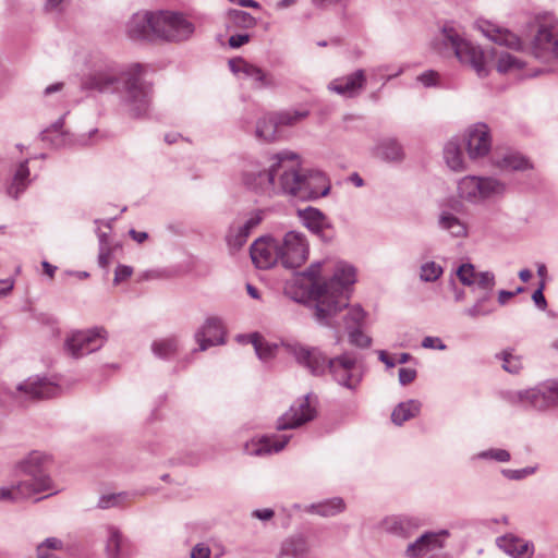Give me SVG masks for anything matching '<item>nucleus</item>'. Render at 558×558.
Returning a JSON list of instances; mask_svg holds the SVG:
<instances>
[{"label":"nucleus","mask_w":558,"mask_h":558,"mask_svg":"<svg viewBox=\"0 0 558 558\" xmlns=\"http://www.w3.org/2000/svg\"><path fill=\"white\" fill-rule=\"evenodd\" d=\"M61 393V387L46 378L29 377L19 384L14 390L0 384V407L23 405L27 401L54 398Z\"/></svg>","instance_id":"39448f33"},{"label":"nucleus","mask_w":558,"mask_h":558,"mask_svg":"<svg viewBox=\"0 0 558 558\" xmlns=\"http://www.w3.org/2000/svg\"><path fill=\"white\" fill-rule=\"evenodd\" d=\"M123 538L120 531L114 526L108 527L107 553L111 558H118L122 548Z\"/></svg>","instance_id":"37998d69"},{"label":"nucleus","mask_w":558,"mask_h":558,"mask_svg":"<svg viewBox=\"0 0 558 558\" xmlns=\"http://www.w3.org/2000/svg\"><path fill=\"white\" fill-rule=\"evenodd\" d=\"M107 339L102 327L73 332L65 341V348L73 357H81L99 350Z\"/></svg>","instance_id":"ddd939ff"},{"label":"nucleus","mask_w":558,"mask_h":558,"mask_svg":"<svg viewBox=\"0 0 558 558\" xmlns=\"http://www.w3.org/2000/svg\"><path fill=\"white\" fill-rule=\"evenodd\" d=\"M448 531L425 532L414 542L410 543L404 551L408 558H422L423 556L444 547V537L448 536Z\"/></svg>","instance_id":"dca6fc26"},{"label":"nucleus","mask_w":558,"mask_h":558,"mask_svg":"<svg viewBox=\"0 0 558 558\" xmlns=\"http://www.w3.org/2000/svg\"><path fill=\"white\" fill-rule=\"evenodd\" d=\"M124 494L104 495L98 500V507L100 509H108L118 506L121 502V500L124 499Z\"/></svg>","instance_id":"6e6d98bb"},{"label":"nucleus","mask_w":558,"mask_h":558,"mask_svg":"<svg viewBox=\"0 0 558 558\" xmlns=\"http://www.w3.org/2000/svg\"><path fill=\"white\" fill-rule=\"evenodd\" d=\"M156 12H137L126 23V34L131 39L156 38Z\"/></svg>","instance_id":"a211bd4d"},{"label":"nucleus","mask_w":558,"mask_h":558,"mask_svg":"<svg viewBox=\"0 0 558 558\" xmlns=\"http://www.w3.org/2000/svg\"><path fill=\"white\" fill-rule=\"evenodd\" d=\"M349 341L357 348H368L372 344V338L365 335L360 327L348 330Z\"/></svg>","instance_id":"603ef678"},{"label":"nucleus","mask_w":558,"mask_h":558,"mask_svg":"<svg viewBox=\"0 0 558 558\" xmlns=\"http://www.w3.org/2000/svg\"><path fill=\"white\" fill-rule=\"evenodd\" d=\"M246 342L252 343L257 357L267 363L270 361L277 351V344L268 342L262 335L254 332L246 336Z\"/></svg>","instance_id":"7c9ffc66"},{"label":"nucleus","mask_w":558,"mask_h":558,"mask_svg":"<svg viewBox=\"0 0 558 558\" xmlns=\"http://www.w3.org/2000/svg\"><path fill=\"white\" fill-rule=\"evenodd\" d=\"M246 342L252 343L257 357L267 363L270 361L277 351V344L268 342L262 335L254 332L246 336Z\"/></svg>","instance_id":"c756f323"},{"label":"nucleus","mask_w":558,"mask_h":558,"mask_svg":"<svg viewBox=\"0 0 558 558\" xmlns=\"http://www.w3.org/2000/svg\"><path fill=\"white\" fill-rule=\"evenodd\" d=\"M422 347L425 349H438V350H445L446 344L441 341V339L437 337H430L427 336L422 341Z\"/></svg>","instance_id":"e2e57ef3"},{"label":"nucleus","mask_w":558,"mask_h":558,"mask_svg":"<svg viewBox=\"0 0 558 558\" xmlns=\"http://www.w3.org/2000/svg\"><path fill=\"white\" fill-rule=\"evenodd\" d=\"M512 403H521L536 411L558 408V379H547L536 386L519 390L511 396Z\"/></svg>","instance_id":"6e6552de"},{"label":"nucleus","mask_w":558,"mask_h":558,"mask_svg":"<svg viewBox=\"0 0 558 558\" xmlns=\"http://www.w3.org/2000/svg\"><path fill=\"white\" fill-rule=\"evenodd\" d=\"M133 274V269L130 266L119 265L114 271V283L119 284L120 282L130 278Z\"/></svg>","instance_id":"052dcab7"},{"label":"nucleus","mask_w":558,"mask_h":558,"mask_svg":"<svg viewBox=\"0 0 558 558\" xmlns=\"http://www.w3.org/2000/svg\"><path fill=\"white\" fill-rule=\"evenodd\" d=\"M244 23V12L240 10H230L228 12L227 28L232 31L236 27H241Z\"/></svg>","instance_id":"4d7b16f0"},{"label":"nucleus","mask_w":558,"mask_h":558,"mask_svg":"<svg viewBox=\"0 0 558 558\" xmlns=\"http://www.w3.org/2000/svg\"><path fill=\"white\" fill-rule=\"evenodd\" d=\"M477 26L485 37L499 46L514 50H519L522 46L521 39L508 28L500 27L489 21H480Z\"/></svg>","instance_id":"aec40b11"},{"label":"nucleus","mask_w":558,"mask_h":558,"mask_svg":"<svg viewBox=\"0 0 558 558\" xmlns=\"http://www.w3.org/2000/svg\"><path fill=\"white\" fill-rule=\"evenodd\" d=\"M374 154L386 162H401L405 157L402 145L392 137L378 141L374 148Z\"/></svg>","instance_id":"5701e85b"},{"label":"nucleus","mask_w":558,"mask_h":558,"mask_svg":"<svg viewBox=\"0 0 558 558\" xmlns=\"http://www.w3.org/2000/svg\"><path fill=\"white\" fill-rule=\"evenodd\" d=\"M209 548L202 544H197L191 551V558H209Z\"/></svg>","instance_id":"774afa93"},{"label":"nucleus","mask_w":558,"mask_h":558,"mask_svg":"<svg viewBox=\"0 0 558 558\" xmlns=\"http://www.w3.org/2000/svg\"><path fill=\"white\" fill-rule=\"evenodd\" d=\"M466 149L471 159L486 156L492 147L489 129L485 123H477L471 126L465 136Z\"/></svg>","instance_id":"f3484780"},{"label":"nucleus","mask_w":558,"mask_h":558,"mask_svg":"<svg viewBox=\"0 0 558 558\" xmlns=\"http://www.w3.org/2000/svg\"><path fill=\"white\" fill-rule=\"evenodd\" d=\"M365 318V312L361 306H352L347 315L344 316V326L345 329H352L361 327L363 320Z\"/></svg>","instance_id":"de8ad7c7"},{"label":"nucleus","mask_w":558,"mask_h":558,"mask_svg":"<svg viewBox=\"0 0 558 558\" xmlns=\"http://www.w3.org/2000/svg\"><path fill=\"white\" fill-rule=\"evenodd\" d=\"M299 217L308 230L324 238V232L329 228V225L327 218L320 210L307 207L303 210H299Z\"/></svg>","instance_id":"393cba45"},{"label":"nucleus","mask_w":558,"mask_h":558,"mask_svg":"<svg viewBox=\"0 0 558 558\" xmlns=\"http://www.w3.org/2000/svg\"><path fill=\"white\" fill-rule=\"evenodd\" d=\"M437 72L433 70L425 71L424 73L420 74L416 80L417 82L422 83L426 87L435 86L437 84Z\"/></svg>","instance_id":"bf43d9fd"},{"label":"nucleus","mask_w":558,"mask_h":558,"mask_svg":"<svg viewBox=\"0 0 558 558\" xmlns=\"http://www.w3.org/2000/svg\"><path fill=\"white\" fill-rule=\"evenodd\" d=\"M523 68V62L509 52H502L498 57L497 71L500 73H509L520 71Z\"/></svg>","instance_id":"79ce46f5"},{"label":"nucleus","mask_w":558,"mask_h":558,"mask_svg":"<svg viewBox=\"0 0 558 558\" xmlns=\"http://www.w3.org/2000/svg\"><path fill=\"white\" fill-rule=\"evenodd\" d=\"M278 128L274 114H268L257 122L256 136L265 142H272L278 137Z\"/></svg>","instance_id":"4c0bfd02"},{"label":"nucleus","mask_w":558,"mask_h":558,"mask_svg":"<svg viewBox=\"0 0 558 558\" xmlns=\"http://www.w3.org/2000/svg\"><path fill=\"white\" fill-rule=\"evenodd\" d=\"M278 247L279 262L284 268L300 267L307 259L308 244L301 232H287Z\"/></svg>","instance_id":"f8f14e48"},{"label":"nucleus","mask_w":558,"mask_h":558,"mask_svg":"<svg viewBox=\"0 0 558 558\" xmlns=\"http://www.w3.org/2000/svg\"><path fill=\"white\" fill-rule=\"evenodd\" d=\"M268 168L250 165L246 170V190L259 194L282 193L300 201H312L326 196L330 185L326 175L317 170L301 168L300 157L282 150L270 158Z\"/></svg>","instance_id":"f257e3e1"},{"label":"nucleus","mask_w":558,"mask_h":558,"mask_svg":"<svg viewBox=\"0 0 558 558\" xmlns=\"http://www.w3.org/2000/svg\"><path fill=\"white\" fill-rule=\"evenodd\" d=\"M111 250L109 246L99 247L98 264L100 267L106 268L110 264Z\"/></svg>","instance_id":"69168bd1"},{"label":"nucleus","mask_w":558,"mask_h":558,"mask_svg":"<svg viewBox=\"0 0 558 558\" xmlns=\"http://www.w3.org/2000/svg\"><path fill=\"white\" fill-rule=\"evenodd\" d=\"M48 456L40 451H33L15 465V475L19 481L34 489V495L51 489V480L46 473Z\"/></svg>","instance_id":"0eeeda50"},{"label":"nucleus","mask_w":558,"mask_h":558,"mask_svg":"<svg viewBox=\"0 0 558 558\" xmlns=\"http://www.w3.org/2000/svg\"><path fill=\"white\" fill-rule=\"evenodd\" d=\"M306 116H307L306 111H282V112L274 114L279 126L280 125H293L294 123L304 119Z\"/></svg>","instance_id":"09e8293b"},{"label":"nucleus","mask_w":558,"mask_h":558,"mask_svg":"<svg viewBox=\"0 0 558 558\" xmlns=\"http://www.w3.org/2000/svg\"><path fill=\"white\" fill-rule=\"evenodd\" d=\"M544 290V282L541 283L539 288L536 289L532 294V300L535 303L537 307L541 310H544L547 306L546 299L543 293Z\"/></svg>","instance_id":"0e129e2a"},{"label":"nucleus","mask_w":558,"mask_h":558,"mask_svg":"<svg viewBox=\"0 0 558 558\" xmlns=\"http://www.w3.org/2000/svg\"><path fill=\"white\" fill-rule=\"evenodd\" d=\"M441 33L444 44L453 50L461 63L470 65L480 77L488 75L486 57L480 46L462 37L451 25H445Z\"/></svg>","instance_id":"423d86ee"},{"label":"nucleus","mask_w":558,"mask_h":558,"mask_svg":"<svg viewBox=\"0 0 558 558\" xmlns=\"http://www.w3.org/2000/svg\"><path fill=\"white\" fill-rule=\"evenodd\" d=\"M308 545L306 539L301 536H293L286 539L280 549V556H289L293 558H300L307 554Z\"/></svg>","instance_id":"c9c22d12"},{"label":"nucleus","mask_w":558,"mask_h":558,"mask_svg":"<svg viewBox=\"0 0 558 558\" xmlns=\"http://www.w3.org/2000/svg\"><path fill=\"white\" fill-rule=\"evenodd\" d=\"M64 544L57 537H48L37 548V558H62L58 553L63 550Z\"/></svg>","instance_id":"58836bf2"},{"label":"nucleus","mask_w":558,"mask_h":558,"mask_svg":"<svg viewBox=\"0 0 558 558\" xmlns=\"http://www.w3.org/2000/svg\"><path fill=\"white\" fill-rule=\"evenodd\" d=\"M28 160L22 161L13 177L12 183L8 187V194L14 198H17L19 195L26 189L29 180V169H28Z\"/></svg>","instance_id":"72a5a7b5"},{"label":"nucleus","mask_w":558,"mask_h":558,"mask_svg":"<svg viewBox=\"0 0 558 558\" xmlns=\"http://www.w3.org/2000/svg\"><path fill=\"white\" fill-rule=\"evenodd\" d=\"M384 530L398 537L409 538L418 527V520L408 517L387 518L383 523Z\"/></svg>","instance_id":"b1692460"},{"label":"nucleus","mask_w":558,"mask_h":558,"mask_svg":"<svg viewBox=\"0 0 558 558\" xmlns=\"http://www.w3.org/2000/svg\"><path fill=\"white\" fill-rule=\"evenodd\" d=\"M290 438L291 436L288 435L263 436L256 447L252 449L251 454L263 456L277 453L286 447Z\"/></svg>","instance_id":"cd10ccee"},{"label":"nucleus","mask_w":558,"mask_h":558,"mask_svg":"<svg viewBox=\"0 0 558 558\" xmlns=\"http://www.w3.org/2000/svg\"><path fill=\"white\" fill-rule=\"evenodd\" d=\"M365 85V72L360 69L347 76L332 80L328 88L341 96L353 98L364 89Z\"/></svg>","instance_id":"6ab92c4d"},{"label":"nucleus","mask_w":558,"mask_h":558,"mask_svg":"<svg viewBox=\"0 0 558 558\" xmlns=\"http://www.w3.org/2000/svg\"><path fill=\"white\" fill-rule=\"evenodd\" d=\"M275 512L270 508L257 509L252 512V517L260 521H269L274 518Z\"/></svg>","instance_id":"338daca9"},{"label":"nucleus","mask_w":558,"mask_h":558,"mask_svg":"<svg viewBox=\"0 0 558 558\" xmlns=\"http://www.w3.org/2000/svg\"><path fill=\"white\" fill-rule=\"evenodd\" d=\"M421 411V402L414 399L400 402L391 413L393 424L401 426L404 422L418 415Z\"/></svg>","instance_id":"c85d7f7f"},{"label":"nucleus","mask_w":558,"mask_h":558,"mask_svg":"<svg viewBox=\"0 0 558 558\" xmlns=\"http://www.w3.org/2000/svg\"><path fill=\"white\" fill-rule=\"evenodd\" d=\"M496 307L493 303V294H478L475 303L466 307L463 313L472 319L493 314Z\"/></svg>","instance_id":"2f4dec72"},{"label":"nucleus","mask_w":558,"mask_h":558,"mask_svg":"<svg viewBox=\"0 0 558 558\" xmlns=\"http://www.w3.org/2000/svg\"><path fill=\"white\" fill-rule=\"evenodd\" d=\"M442 272V267L439 264L427 262L421 266L420 278L425 282H434Z\"/></svg>","instance_id":"a18cd8bd"},{"label":"nucleus","mask_w":558,"mask_h":558,"mask_svg":"<svg viewBox=\"0 0 558 558\" xmlns=\"http://www.w3.org/2000/svg\"><path fill=\"white\" fill-rule=\"evenodd\" d=\"M325 262H316L298 275L295 284L302 290V295L315 302L314 316L324 326L333 327L332 318L343 308L348 307L349 288L355 282V268L347 263L336 264L331 278L320 282Z\"/></svg>","instance_id":"f03ea898"},{"label":"nucleus","mask_w":558,"mask_h":558,"mask_svg":"<svg viewBox=\"0 0 558 558\" xmlns=\"http://www.w3.org/2000/svg\"><path fill=\"white\" fill-rule=\"evenodd\" d=\"M228 252L231 256H236L241 253L244 245V219L238 217L228 228L225 236Z\"/></svg>","instance_id":"a878e982"},{"label":"nucleus","mask_w":558,"mask_h":558,"mask_svg":"<svg viewBox=\"0 0 558 558\" xmlns=\"http://www.w3.org/2000/svg\"><path fill=\"white\" fill-rule=\"evenodd\" d=\"M287 351L312 375L322 376L329 372L338 385L351 391H355L363 379V365L357 362L354 353L345 352L329 359L318 348L301 343L287 344Z\"/></svg>","instance_id":"20e7f679"},{"label":"nucleus","mask_w":558,"mask_h":558,"mask_svg":"<svg viewBox=\"0 0 558 558\" xmlns=\"http://www.w3.org/2000/svg\"><path fill=\"white\" fill-rule=\"evenodd\" d=\"M195 339L199 344V350L205 351L211 345L223 343L225 327L218 317H209L203 327L195 333Z\"/></svg>","instance_id":"412c9836"},{"label":"nucleus","mask_w":558,"mask_h":558,"mask_svg":"<svg viewBox=\"0 0 558 558\" xmlns=\"http://www.w3.org/2000/svg\"><path fill=\"white\" fill-rule=\"evenodd\" d=\"M534 471H535L534 468H524V469H520V470H505L504 474L506 477H508L510 480L519 481V480L524 478L527 475H531L532 473H534Z\"/></svg>","instance_id":"13d9d810"},{"label":"nucleus","mask_w":558,"mask_h":558,"mask_svg":"<svg viewBox=\"0 0 558 558\" xmlns=\"http://www.w3.org/2000/svg\"><path fill=\"white\" fill-rule=\"evenodd\" d=\"M144 66L132 63L121 70L114 62L106 61L95 64L83 78L82 88L99 93L111 92L122 81V101L133 117H142L149 110L151 85L143 80Z\"/></svg>","instance_id":"7ed1b4c3"},{"label":"nucleus","mask_w":558,"mask_h":558,"mask_svg":"<svg viewBox=\"0 0 558 558\" xmlns=\"http://www.w3.org/2000/svg\"><path fill=\"white\" fill-rule=\"evenodd\" d=\"M278 242L271 236H260L250 247V256L256 268L268 269L279 262Z\"/></svg>","instance_id":"2eb2a0df"},{"label":"nucleus","mask_w":558,"mask_h":558,"mask_svg":"<svg viewBox=\"0 0 558 558\" xmlns=\"http://www.w3.org/2000/svg\"><path fill=\"white\" fill-rule=\"evenodd\" d=\"M155 26L156 38L169 41L185 40L194 33V25L177 12H156Z\"/></svg>","instance_id":"9d476101"},{"label":"nucleus","mask_w":558,"mask_h":558,"mask_svg":"<svg viewBox=\"0 0 558 558\" xmlns=\"http://www.w3.org/2000/svg\"><path fill=\"white\" fill-rule=\"evenodd\" d=\"M504 191L505 185L494 178L468 175L458 183L459 196L470 203H480Z\"/></svg>","instance_id":"9b49d317"},{"label":"nucleus","mask_w":558,"mask_h":558,"mask_svg":"<svg viewBox=\"0 0 558 558\" xmlns=\"http://www.w3.org/2000/svg\"><path fill=\"white\" fill-rule=\"evenodd\" d=\"M315 416V398L311 395H306L298 399L278 420L277 428L279 430L296 428L312 421Z\"/></svg>","instance_id":"4468645a"},{"label":"nucleus","mask_w":558,"mask_h":558,"mask_svg":"<svg viewBox=\"0 0 558 558\" xmlns=\"http://www.w3.org/2000/svg\"><path fill=\"white\" fill-rule=\"evenodd\" d=\"M498 547L512 558H531L533 545L513 535H505L497 539Z\"/></svg>","instance_id":"4be33fe9"},{"label":"nucleus","mask_w":558,"mask_h":558,"mask_svg":"<svg viewBox=\"0 0 558 558\" xmlns=\"http://www.w3.org/2000/svg\"><path fill=\"white\" fill-rule=\"evenodd\" d=\"M495 276L490 271L478 272L475 278V283L472 286L473 291H478V294H493L495 287Z\"/></svg>","instance_id":"a19ab883"},{"label":"nucleus","mask_w":558,"mask_h":558,"mask_svg":"<svg viewBox=\"0 0 558 558\" xmlns=\"http://www.w3.org/2000/svg\"><path fill=\"white\" fill-rule=\"evenodd\" d=\"M438 225L440 229L448 231L452 236H465L466 226L457 216L449 211H442L439 216Z\"/></svg>","instance_id":"f704fd0d"},{"label":"nucleus","mask_w":558,"mask_h":558,"mask_svg":"<svg viewBox=\"0 0 558 558\" xmlns=\"http://www.w3.org/2000/svg\"><path fill=\"white\" fill-rule=\"evenodd\" d=\"M499 166L507 170H524L530 167L529 160L519 154H506Z\"/></svg>","instance_id":"c03bdc74"},{"label":"nucleus","mask_w":558,"mask_h":558,"mask_svg":"<svg viewBox=\"0 0 558 558\" xmlns=\"http://www.w3.org/2000/svg\"><path fill=\"white\" fill-rule=\"evenodd\" d=\"M344 509L345 502L340 497L330 498L318 504H312L308 507L310 512L316 513L320 517H333L343 512Z\"/></svg>","instance_id":"473e14b6"},{"label":"nucleus","mask_w":558,"mask_h":558,"mask_svg":"<svg viewBox=\"0 0 558 558\" xmlns=\"http://www.w3.org/2000/svg\"><path fill=\"white\" fill-rule=\"evenodd\" d=\"M478 272L475 271V268L472 264H462L457 269V276L462 284L472 287L475 283V278Z\"/></svg>","instance_id":"8fccbe9b"},{"label":"nucleus","mask_w":558,"mask_h":558,"mask_svg":"<svg viewBox=\"0 0 558 558\" xmlns=\"http://www.w3.org/2000/svg\"><path fill=\"white\" fill-rule=\"evenodd\" d=\"M416 377V371L414 368L401 367L399 369V383L402 386L411 384Z\"/></svg>","instance_id":"680f3d73"},{"label":"nucleus","mask_w":558,"mask_h":558,"mask_svg":"<svg viewBox=\"0 0 558 558\" xmlns=\"http://www.w3.org/2000/svg\"><path fill=\"white\" fill-rule=\"evenodd\" d=\"M63 126V118H60L49 129L45 130L41 135L44 141H50L53 145L59 146L63 143V134L61 129Z\"/></svg>","instance_id":"49530a36"},{"label":"nucleus","mask_w":558,"mask_h":558,"mask_svg":"<svg viewBox=\"0 0 558 558\" xmlns=\"http://www.w3.org/2000/svg\"><path fill=\"white\" fill-rule=\"evenodd\" d=\"M178 347L177 338L170 337L154 341L151 349L154 354L158 357L169 359L177 352Z\"/></svg>","instance_id":"ea45409f"},{"label":"nucleus","mask_w":558,"mask_h":558,"mask_svg":"<svg viewBox=\"0 0 558 558\" xmlns=\"http://www.w3.org/2000/svg\"><path fill=\"white\" fill-rule=\"evenodd\" d=\"M478 459H493L498 462H508L510 460V453L505 449H489L482 451L477 454Z\"/></svg>","instance_id":"5fc2aeb1"},{"label":"nucleus","mask_w":558,"mask_h":558,"mask_svg":"<svg viewBox=\"0 0 558 558\" xmlns=\"http://www.w3.org/2000/svg\"><path fill=\"white\" fill-rule=\"evenodd\" d=\"M501 359L504 361L502 368L508 373L518 374L522 368L520 356L513 355L511 352L504 351Z\"/></svg>","instance_id":"3c124183"},{"label":"nucleus","mask_w":558,"mask_h":558,"mask_svg":"<svg viewBox=\"0 0 558 558\" xmlns=\"http://www.w3.org/2000/svg\"><path fill=\"white\" fill-rule=\"evenodd\" d=\"M444 158L451 170L462 171L464 169L463 154L457 141H449L446 144Z\"/></svg>","instance_id":"e433bc0d"},{"label":"nucleus","mask_w":558,"mask_h":558,"mask_svg":"<svg viewBox=\"0 0 558 558\" xmlns=\"http://www.w3.org/2000/svg\"><path fill=\"white\" fill-rule=\"evenodd\" d=\"M33 496L34 489L20 481L0 486V502L16 504Z\"/></svg>","instance_id":"bb28decb"},{"label":"nucleus","mask_w":558,"mask_h":558,"mask_svg":"<svg viewBox=\"0 0 558 558\" xmlns=\"http://www.w3.org/2000/svg\"><path fill=\"white\" fill-rule=\"evenodd\" d=\"M531 49L537 59L558 61V22L551 16L546 15L538 20Z\"/></svg>","instance_id":"1a4fd4ad"},{"label":"nucleus","mask_w":558,"mask_h":558,"mask_svg":"<svg viewBox=\"0 0 558 558\" xmlns=\"http://www.w3.org/2000/svg\"><path fill=\"white\" fill-rule=\"evenodd\" d=\"M246 76L253 78L256 82L257 87L267 86L270 82L267 80L266 74L258 68L251 65L246 62Z\"/></svg>","instance_id":"864d4df0"}]
</instances>
